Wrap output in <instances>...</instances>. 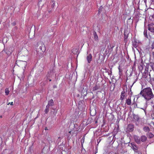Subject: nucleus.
Returning <instances> with one entry per match:
<instances>
[{
	"label": "nucleus",
	"instance_id": "1",
	"mask_svg": "<svg viewBox=\"0 0 154 154\" xmlns=\"http://www.w3.org/2000/svg\"><path fill=\"white\" fill-rule=\"evenodd\" d=\"M139 94L141 95L147 101L149 100L154 97L152 89L149 87L142 90Z\"/></svg>",
	"mask_w": 154,
	"mask_h": 154
},
{
	"label": "nucleus",
	"instance_id": "2",
	"mask_svg": "<svg viewBox=\"0 0 154 154\" xmlns=\"http://www.w3.org/2000/svg\"><path fill=\"white\" fill-rule=\"evenodd\" d=\"M148 30L152 32H154V24H150L148 25Z\"/></svg>",
	"mask_w": 154,
	"mask_h": 154
},
{
	"label": "nucleus",
	"instance_id": "3",
	"mask_svg": "<svg viewBox=\"0 0 154 154\" xmlns=\"http://www.w3.org/2000/svg\"><path fill=\"white\" fill-rule=\"evenodd\" d=\"M134 139L135 141L137 143H140V138L137 136L135 135L134 136Z\"/></svg>",
	"mask_w": 154,
	"mask_h": 154
},
{
	"label": "nucleus",
	"instance_id": "4",
	"mask_svg": "<svg viewBox=\"0 0 154 154\" xmlns=\"http://www.w3.org/2000/svg\"><path fill=\"white\" fill-rule=\"evenodd\" d=\"M92 56L91 54H88L87 57V59L88 63H90L92 60Z\"/></svg>",
	"mask_w": 154,
	"mask_h": 154
},
{
	"label": "nucleus",
	"instance_id": "5",
	"mask_svg": "<svg viewBox=\"0 0 154 154\" xmlns=\"http://www.w3.org/2000/svg\"><path fill=\"white\" fill-rule=\"evenodd\" d=\"M128 128L130 131H132L134 128V125L131 124H129L128 125Z\"/></svg>",
	"mask_w": 154,
	"mask_h": 154
},
{
	"label": "nucleus",
	"instance_id": "6",
	"mask_svg": "<svg viewBox=\"0 0 154 154\" xmlns=\"http://www.w3.org/2000/svg\"><path fill=\"white\" fill-rule=\"evenodd\" d=\"M54 105V101L53 100H51L48 102V105L47 106H48L49 107L50 106H52Z\"/></svg>",
	"mask_w": 154,
	"mask_h": 154
},
{
	"label": "nucleus",
	"instance_id": "7",
	"mask_svg": "<svg viewBox=\"0 0 154 154\" xmlns=\"http://www.w3.org/2000/svg\"><path fill=\"white\" fill-rule=\"evenodd\" d=\"M125 91H123L121 93L120 99L122 100H123L124 98L125 97Z\"/></svg>",
	"mask_w": 154,
	"mask_h": 154
},
{
	"label": "nucleus",
	"instance_id": "8",
	"mask_svg": "<svg viewBox=\"0 0 154 154\" xmlns=\"http://www.w3.org/2000/svg\"><path fill=\"white\" fill-rule=\"evenodd\" d=\"M94 40L96 41H97L98 40V36L96 32H94Z\"/></svg>",
	"mask_w": 154,
	"mask_h": 154
},
{
	"label": "nucleus",
	"instance_id": "9",
	"mask_svg": "<svg viewBox=\"0 0 154 154\" xmlns=\"http://www.w3.org/2000/svg\"><path fill=\"white\" fill-rule=\"evenodd\" d=\"M42 46H40L39 47V48L42 51H44L45 50V45L44 44H42Z\"/></svg>",
	"mask_w": 154,
	"mask_h": 154
},
{
	"label": "nucleus",
	"instance_id": "10",
	"mask_svg": "<svg viewBox=\"0 0 154 154\" xmlns=\"http://www.w3.org/2000/svg\"><path fill=\"white\" fill-rule=\"evenodd\" d=\"M20 63L23 66H24L25 68L27 64V62L25 61H20Z\"/></svg>",
	"mask_w": 154,
	"mask_h": 154
},
{
	"label": "nucleus",
	"instance_id": "11",
	"mask_svg": "<svg viewBox=\"0 0 154 154\" xmlns=\"http://www.w3.org/2000/svg\"><path fill=\"white\" fill-rule=\"evenodd\" d=\"M143 129V131L146 132H149L150 131V129L147 126L144 127Z\"/></svg>",
	"mask_w": 154,
	"mask_h": 154
},
{
	"label": "nucleus",
	"instance_id": "12",
	"mask_svg": "<svg viewBox=\"0 0 154 154\" xmlns=\"http://www.w3.org/2000/svg\"><path fill=\"white\" fill-rule=\"evenodd\" d=\"M126 103L128 105H130L131 103V98H128L126 100Z\"/></svg>",
	"mask_w": 154,
	"mask_h": 154
},
{
	"label": "nucleus",
	"instance_id": "13",
	"mask_svg": "<svg viewBox=\"0 0 154 154\" xmlns=\"http://www.w3.org/2000/svg\"><path fill=\"white\" fill-rule=\"evenodd\" d=\"M140 138H141V141L142 142H144V141H145L147 139L146 137L145 136H142Z\"/></svg>",
	"mask_w": 154,
	"mask_h": 154
},
{
	"label": "nucleus",
	"instance_id": "14",
	"mask_svg": "<svg viewBox=\"0 0 154 154\" xmlns=\"http://www.w3.org/2000/svg\"><path fill=\"white\" fill-rule=\"evenodd\" d=\"M147 136L149 138H151L154 136V135L151 133H148L147 134Z\"/></svg>",
	"mask_w": 154,
	"mask_h": 154
},
{
	"label": "nucleus",
	"instance_id": "15",
	"mask_svg": "<svg viewBox=\"0 0 154 154\" xmlns=\"http://www.w3.org/2000/svg\"><path fill=\"white\" fill-rule=\"evenodd\" d=\"M99 86L98 85H96L95 86H94L93 88V91H96L99 88Z\"/></svg>",
	"mask_w": 154,
	"mask_h": 154
},
{
	"label": "nucleus",
	"instance_id": "16",
	"mask_svg": "<svg viewBox=\"0 0 154 154\" xmlns=\"http://www.w3.org/2000/svg\"><path fill=\"white\" fill-rule=\"evenodd\" d=\"M133 116L135 121H138L139 120V117L138 116L134 114Z\"/></svg>",
	"mask_w": 154,
	"mask_h": 154
},
{
	"label": "nucleus",
	"instance_id": "17",
	"mask_svg": "<svg viewBox=\"0 0 154 154\" xmlns=\"http://www.w3.org/2000/svg\"><path fill=\"white\" fill-rule=\"evenodd\" d=\"M9 92V91L8 90V88H6L5 90V94L7 95H8Z\"/></svg>",
	"mask_w": 154,
	"mask_h": 154
},
{
	"label": "nucleus",
	"instance_id": "18",
	"mask_svg": "<svg viewBox=\"0 0 154 154\" xmlns=\"http://www.w3.org/2000/svg\"><path fill=\"white\" fill-rule=\"evenodd\" d=\"M144 36L146 38H149L148 36V35H147V30H144Z\"/></svg>",
	"mask_w": 154,
	"mask_h": 154
},
{
	"label": "nucleus",
	"instance_id": "19",
	"mask_svg": "<svg viewBox=\"0 0 154 154\" xmlns=\"http://www.w3.org/2000/svg\"><path fill=\"white\" fill-rule=\"evenodd\" d=\"M49 110V107H48V106H46V109L45 110V112L46 113H47Z\"/></svg>",
	"mask_w": 154,
	"mask_h": 154
},
{
	"label": "nucleus",
	"instance_id": "20",
	"mask_svg": "<svg viewBox=\"0 0 154 154\" xmlns=\"http://www.w3.org/2000/svg\"><path fill=\"white\" fill-rule=\"evenodd\" d=\"M52 1V5H51V7L52 8H53L55 4V2L54 0H51Z\"/></svg>",
	"mask_w": 154,
	"mask_h": 154
},
{
	"label": "nucleus",
	"instance_id": "21",
	"mask_svg": "<svg viewBox=\"0 0 154 154\" xmlns=\"http://www.w3.org/2000/svg\"><path fill=\"white\" fill-rule=\"evenodd\" d=\"M132 145V148L133 149H137V147L134 144L131 143Z\"/></svg>",
	"mask_w": 154,
	"mask_h": 154
},
{
	"label": "nucleus",
	"instance_id": "22",
	"mask_svg": "<svg viewBox=\"0 0 154 154\" xmlns=\"http://www.w3.org/2000/svg\"><path fill=\"white\" fill-rule=\"evenodd\" d=\"M69 133L70 134H71L72 135H73L74 134H77V131H76V132H75V131L74 132H73L72 131H69Z\"/></svg>",
	"mask_w": 154,
	"mask_h": 154
},
{
	"label": "nucleus",
	"instance_id": "23",
	"mask_svg": "<svg viewBox=\"0 0 154 154\" xmlns=\"http://www.w3.org/2000/svg\"><path fill=\"white\" fill-rule=\"evenodd\" d=\"M13 102H10V103H9L8 104V105H9V104H10L11 105H13Z\"/></svg>",
	"mask_w": 154,
	"mask_h": 154
},
{
	"label": "nucleus",
	"instance_id": "24",
	"mask_svg": "<svg viewBox=\"0 0 154 154\" xmlns=\"http://www.w3.org/2000/svg\"><path fill=\"white\" fill-rule=\"evenodd\" d=\"M152 48H154V42L152 43Z\"/></svg>",
	"mask_w": 154,
	"mask_h": 154
},
{
	"label": "nucleus",
	"instance_id": "25",
	"mask_svg": "<svg viewBox=\"0 0 154 154\" xmlns=\"http://www.w3.org/2000/svg\"><path fill=\"white\" fill-rule=\"evenodd\" d=\"M102 8V7H100V8L99 9V12H100V9H101Z\"/></svg>",
	"mask_w": 154,
	"mask_h": 154
},
{
	"label": "nucleus",
	"instance_id": "26",
	"mask_svg": "<svg viewBox=\"0 0 154 154\" xmlns=\"http://www.w3.org/2000/svg\"><path fill=\"white\" fill-rule=\"evenodd\" d=\"M151 2H154V0H151Z\"/></svg>",
	"mask_w": 154,
	"mask_h": 154
},
{
	"label": "nucleus",
	"instance_id": "27",
	"mask_svg": "<svg viewBox=\"0 0 154 154\" xmlns=\"http://www.w3.org/2000/svg\"><path fill=\"white\" fill-rule=\"evenodd\" d=\"M137 46V45H136L134 46V47L135 48H136Z\"/></svg>",
	"mask_w": 154,
	"mask_h": 154
},
{
	"label": "nucleus",
	"instance_id": "28",
	"mask_svg": "<svg viewBox=\"0 0 154 154\" xmlns=\"http://www.w3.org/2000/svg\"><path fill=\"white\" fill-rule=\"evenodd\" d=\"M153 57H154V52L153 53Z\"/></svg>",
	"mask_w": 154,
	"mask_h": 154
},
{
	"label": "nucleus",
	"instance_id": "29",
	"mask_svg": "<svg viewBox=\"0 0 154 154\" xmlns=\"http://www.w3.org/2000/svg\"><path fill=\"white\" fill-rule=\"evenodd\" d=\"M119 71H120V69L119 68Z\"/></svg>",
	"mask_w": 154,
	"mask_h": 154
},
{
	"label": "nucleus",
	"instance_id": "30",
	"mask_svg": "<svg viewBox=\"0 0 154 154\" xmlns=\"http://www.w3.org/2000/svg\"><path fill=\"white\" fill-rule=\"evenodd\" d=\"M0 118H2V116H0Z\"/></svg>",
	"mask_w": 154,
	"mask_h": 154
},
{
	"label": "nucleus",
	"instance_id": "31",
	"mask_svg": "<svg viewBox=\"0 0 154 154\" xmlns=\"http://www.w3.org/2000/svg\"><path fill=\"white\" fill-rule=\"evenodd\" d=\"M146 0H145V1H144V2H145V3H146Z\"/></svg>",
	"mask_w": 154,
	"mask_h": 154
},
{
	"label": "nucleus",
	"instance_id": "32",
	"mask_svg": "<svg viewBox=\"0 0 154 154\" xmlns=\"http://www.w3.org/2000/svg\"><path fill=\"white\" fill-rule=\"evenodd\" d=\"M56 112H55V115H56Z\"/></svg>",
	"mask_w": 154,
	"mask_h": 154
},
{
	"label": "nucleus",
	"instance_id": "33",
	"mask_svg": "<svg viewBox=\"0 0 154 154\" xmlns=\"http://www.w3.org/2000/svg\"><path fill=\"white\" fill-rule=\"evenodd\" d=\"M48 11L49 12L50 11H49V10H48Z\"/></svg>",
	"mask_w": 154,
	"mask_h": 154
},
{
	"label": "nucleus",
	"instance_id": "34",
	"mask_svg": "<svg viewBox=\"0 0 154 154\" xmlns=\"http://www.w3.org/2000/svg\"><path fill=\"white\" fill-rule=\"evenodd\" d=\"M49 81H51V79H50V80H49Z\"/></svg>",
	"mask_w": 154,
	"mask_h": 154
}]
</instances>
